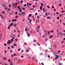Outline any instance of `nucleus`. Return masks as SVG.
I'll return each mask as SVG.
<instances>
[{
  "label": "nucleus",
  "mask_w": 65,
  "mask_h": 65,
  "mask_svg": "<svg viewBox=\"0 0 65 65\" xmlns=\"http://www.w3.org/2000/svg\"><path fill=\"white\" fill-rule=\"evenodd\" d=\"M11 47L12 48H14V47L13 46H12Z\"/></svg>",
  "instance_id": "nucleus-40"
},
{
  "label": "nucleus",
  "mask_w": 65,
  "mask_h": 65,
  "mask_svg": "<svg viewBox=\"0 0 65 65\" xmlns=\"http://www.w3.org/2000/svg\"><path fill=\"white\" fill-rule=\"evenodd\" d=\"M10 47H8V49H10Z\"/></svg>",
  "instance_id": "nucleus-64"
},
{
  "label": "nucleus",
  "mask_w": 65,
  "mask_h": 65,
  "mask_svg": "<svg viewBox=\"0 0 65 65\" xmlns=\"http://www.w3.org/2000/svg\"><path fill=\"white\" fill-rule=\"evenodd\" d=\"M58 34H59V35H60V34H61V35H62V33H58Z\"/></svg>",
  "instance_id": "nucleus-19"
},
{
  "label": "nucleus",
  "mask_w": 65,
  "mask_h": 65,
  "mask_svg": "<svg viewBox=\"0 0 65 65\" xmlns=\"http://www.w3.org/2000/svg\"><path fill=\"white\" fill-rule=\"evenodd\" d=\"M4 45H5V46H6L7 44H4Z\"/></svg>",
  "instance_id": "nucleus-38"
},
{
  "label": "nucleus",
  "mask_w": 65,
  "mask_h": 65,
  "mask_svg": "<svg viewBox=\"0 0 65 65\" xmlns=\"http://www.w3.org/2000/svg\"><path fill=\"white\" fill-rule=\"evenodd\" d=\"M27 30H28V29H25V30L26 32H27Z\"/></svg>",
  "instance_id": "nucleus-13"
},
{
  "label": "nucleus",
  "mask_w": 65,
  "mask_h": 65,
  "mask_svg": "<svg viewBox=\"0 0 65 65\" xmlns=\"http://www.w3.org/2000/svg\"><path fill=\"white\" fill-rule=\"evenodd\" d=\"M1 18L2 19H3V16H2V17H1Z\"/></svg>",
  "instance_id": "nucleus-41"
},
{
  "label": "nucleus",
  "mask_w": 65,
  "mask_h": 65,
  "mask_svg": "<svg viewBox=\"0 0 65 65\" xmlns=\"http://www.w3.org/2000/svg\"><path fill=\"white\" fill-rule=\"evenodd\" d=\"M54 11H56V9H54Z\"/></svg>",
  "instance_id": "nucleus-54"
},
{
  "label": "nucleus",
  "mask_w": 65,
  "mask_h": 65,
  "mask_svg": "<svg viewBox=\"0 0 65 65\" xmlns=\"http://www.w3.org/2000/svg\"><path fill=\"white\" fill-rule=\"evenodd\" d=\"M29 50H26V52H29Z\"/></svg>",
  "instance_id": "nucleus-21"
},
{
  "label": "nucleus",
  "mask_w": 65,
  "mask_h": 65,
  "mask_svg": "<svg viewBox=\"0 0 65 65\" xmlns=\"http://www.w3.org/2000/svg\"><path fill=\"white\" fill-rule=\"evenodd\" d=\"M4 60H6V58H4Z\"/></svg>",
  "instance_id": "nucleus-18"
},
{
  "label": "nucleus",
  "mask_w": 65,
  "mask_h": 65,
  "mask_svg": "<svg viewBox=\"0 0 65 65\" xmlns=\"http://www.w3.org/2000/svg\"><path fill=\"white\" fill-rule=\"evenodd\" d=\"M54 8V6H52V8Z\"/></svg>",
  "instance_id": "nucleus-17"
},
{
  "label": "nucleus",
  "mask_w": 65,
  "mask_h": 65,
  "mask_svg": "<svg viewBox=\"0 0 65 65\" xmlns=\"http://www.w3.org/2000/svg\"><path fill=\"white\" fill-rule=\"evenodd\" d=\"M57 19H58V20H59V17H57Z\"/></svg>",
  "instance_id": "nucleus-39"
},
{
  "label": "nucleus",
  "mask_w": 65,
  "mask_h": 65,
  "mask_svg": "<svg viewBox=\"0 0 65 65\" xmlns=\"http://www.w3.org/2000/svg\"><path fill=\"white\" fill-rule=\"evenodd\" d=\"M58 58L57 57H56L55 58V60H57V59H58Z\"/></svg>",
  "instance_id": "nucleus-34"
},
{
  "label": "nucleus",
  "mask_w": 65,
  "mask_h": 65,
  "mask_svg": "<svg viewBox=\"0 0 65 65\" xmlns=\"http://www.w3.org/2000/svg\"><path fill=\"white\" fill-rule=\"evenodd\" d=\"M56 13L57 14H59V13H58V12H56Z\"/></svg>",
  "instance_id": "nucleus-29"
},
{
  "label": "nucleus",
  "mask_w": 65,
  "mask_h": 65,
  "mask_svg": "<svg viewBox=\"0 0 65 65\" xmlns=\"http://www.w3.org/2000/svg\"><path fill=\"white\" fill-rule=\"evenodd\" d=\"M50 18H51V17H47V18L48 19H50Z\"/></svg>",
  "instance_id": "nucleus-11"
},
{
  "label": "nucleus",
  "mask_w": 65,
  "mask_h": 65,
  "mask_svg": "<svg viewBox=\"0 0 65 65\" xmlns=\"http://www.w3.org/2000/svg\"><path fill=\"white\" fill-rule=\"evenodd\" d=\"M53 37V35L50 36V38H52Z\"/></svg>",
  "instance_id": "nucleus-9"
},
{
  "label": "nucleus",
  "mask_w": 65,
  "mask_h": 65,
  "mask_svg": "<svg viewBox=\"0 0 65 65\" xmlns=\"http://www.w3.org/2000/svg\"><path fill=\"white\" fill-rule=\"evenodd\" d=\"M24 6H26V4H25L24 5Z\"/></svg>",
  "instance_id": "nucleus-63"
},
{
  "label": "nucleus",
  "mask_w": 65,
  "mask_h": 65,
  "mask_svg": "<svg viewBox=\"0 0 65 65\" xmlns=\"http://www.w3.org/2000/svg\"><path fill=\"white\" fill-rule=\"evenodd\" d=\"M47 7L48 8H50V7L49 6H47Z\"/></svg>",
  "instance_id": "nucleus-26"
},
{
  "label": "nucleus",
  "mask_w": 65,
  "mask_h": 65,
  "mask_svg": "<svg viewBox=\"0 0 65 65\" xmlns=\"http://www.w3.org/2000/svg\"><path fill=\"white\" fill-rule=\"evenodd\" d=\"M21 14H25V13L24 12H22L21 13Z\"/></svg>",
  "instance_id": "nucleus-5"
},
{
  "label": "nucleus",
  "mask_w": 65,
  "mask_h": 65,
  "mask_svg": "<svg viewBox=\"0 0 65 65\" xmlns=\"http://www.w3.org/2000/svg\"><path fill=\"white\" fill-rule=\"evenodd\" d=\"M13 56H14L13 55H11L12 57H13Z\"/></svg>",
  "instance_id": "nucleus-59"
},
{
  "label": "nucleus",
  "mask_w": 65,
  "mask_h": 65,
  "mask_svg": "<svg viewBox=\"0 0 65 65\" xmlns=\"http://www.w3.org/2000/svg\"><path fill=\"white\" fill-rule=\"evenodd\" d=\"M15 41H18V39H15Z\"/></svg>",
  "instance_id": "nucleus-45"
},
{
  "label": "nucleus",
  "mask_w": 65,
  "mask_h": 65,
  "mask_svg": "<svg viewBox=\"0 0 65 65\" xmlns=\"http://www.w3.org/2000/svg\"><path fill=\"white\" fill-rule=\"evenodd\" d=\"M37 18H38V19H39V16H38L37 17Z\"/></svg>",
  "instance_id": "nucleus-60"
},
{
  "label": "nucleus",
  "mask_w": 65,
  "mask_h": 65,
  "mask_svg": "<svg viewBox=\"0 0 65 65\" xmlns=\"http://www.w3.org/2000/svg\"><path fill=\"white\" fill-rule=\"evenodd\" d=\"M35 15H38V14L37 13H36L35 14Z\"/></svg>",
  "instance_id": "nucleus-15"
},
{
  "label": "nucleus",
  "mask_w": 65,
  "mask_h": 65,
  "mask_svg": "<svg viewBox=\"0 0 65 65\" xmlns=\"http://www.w3.org/2000/svg\"><path fill=\"white\" fill-rule=\"evenodd\" d=\"M29 5L30 6H31V4H30V3H29Z\"/></svg>",
  "instance_id": "nucleus-22"
},
{
  "label": "nucleus",
  "mask_w": 65,
  "mask_h": 65,
  "mask_svg": "<svg viewBox=\"0 0 65 65\" xmlns=\"http://www.w3.org/2000/svg\"><path fill=\"white\" fill-rule=\"evenodd\" d=\"M32 7H33V8H35V6H34V5Z\"/></svg>",
  "instance_id": "nucleus-52"
},
{
  "label": "nucleus",
  "mask_w": 65,
  "mask_h": 65,
  "mask_svg": "<svg viewBox=\"0 0 65 65\" xmlns=\"http://www.w3.org/2000/svg\"><path fill=\"white\" fill-rule=\"evenodd\" d=\"M13 40H14L12 39H11V41H13Z\"/></svg>",
  "instance_id": "nucleus-47"
},
{
  "label": "nucleus",
  "mask_w": 65,
  "mask_h": 65,
  "mask_svg": "<svg viewBox=\"0 0 65 65\" xmlns=\"http://www.w3.org/2000/svg\"><path fill=\"white\" fill-rule=\"evenodd\" d=\"M18 8L19 9H21V8H20V7L19 6H18Z\"/></svg>",
  "instance_id": "nucleus-7"
},
{
  "label": "nucleus",
  "mask_w": 65,
  "mask_h": 65,
  "mask_svg": "<svg viewBox=\"0 0 65 65\" xmlns=\"http://www.w3.org/2000/svg\"><path fill=\"white\" fill-rule=\"evenodd\" d=\"M59 15L61 17H63V14H60Z\"/></svg>",
  "instance_id": "nucleus-4"
},
{
  "label": "nucleus",
  "mask_w": 65,
  "mask_h": 65,
  "mask_svg": "<svg viewBox=\"0 0 65 65\" xmlns=\"http://www.w3.org/2000/svg\"><path fill=\"white\" fill-rule=\"evenodd\" d=\"M31 16L32 15H31V14H29L28 16L29 17H31Z\"/></svg>",
  "instance_id": "nucleus-10"
},
{
  "label": "nucleus",
  "mask_w": 65,
  "mask_h": 65,
  "mask_svg": "<svg viewBox=\"0 0 65 65\" xmlns=\"http://www.w3.org/2000/svg\"><path fill=\"white\" fill-rule=\"evenodd\" d=\"M61 12H65V11H61Z\"/></svg>",
  "instance_id": "nucleus-20"
},
{
  "label": "nucleus",
  "mask_w": 65,
  "mask_h": 65,
  "mask_svg": "<svg viewBox=\"0 0 65 65\" xmlns=\"http://www.w3.org/2000/svg\"><path fill=\"white\" fill-rule=\"evenodd\" d=\"M56 45H54V47H55V48H56Z\"/></svg>",
  "instance_id": "nucleus-31"
},
{
  "label": "nucleus",
  "mask_w": 65,
  "mask_h": 65,
  "mask_svg": "<svg viewBox=\"0 0 65 65\" xmlns=\"http://www.w3.org/2000/svg\"><path fill=\"white\" fill-rule=\"evenodd\" d=\"M14 56H16V54L15 53L14 54Z\"/></svg>",
  "instance_id": "nucleus-25"
},
{
  "label": "nucleus",
  "mask_w": 65,
  "mask_h": 65,
  "mask_svg": "<svg viewBox=\"0 0 65 65\" xmlns=\"http://www.w3.org/2000/svg\"><path fill=\"white\" fill-rule=\"evenodd\" d=\"M44 10H45V9L44 8L43 9V11H44Z\"/></svg>",
  "instance_id": "nucleus-36"
},
{
  "label": "nucleus",
  "mask_w": 65,
  "mask_h": 65,
  "mask_svg": "<svg viewBox=\"0 0 65 65\" xmlns=\"http://www.w3.org/2000/svg\"><path fill=\"white\" fill-rule=\"evenodd\" d=\"M11 25H12V26H13V24H12V23H11Z\"/></svg>",
  "instance_id": "nucleus-43"
},
{
  "label": "nucleus",
  "mask_w": 65,
  "mask_h": 65,
  "mask_svg": "<svg viewBox=\"0 0 65 65\" xmlns=\"http://www.w3.org/2000/svg\"><path fill=\"white\" fill-rule=\"evenodd\" d=\"M60 6H62V4L61 3H59L58 5V6L59 7H60Z\"/></svg>",
  "instance_id": "nucleus-8"
},
{
  "label": "nucleus",
  "mask_w": 65,
  "mask_h": 65,
  "mask_svg": "<svg viewBox=\"0 0 65 65\" xmlns=\"http://www.w3.org/2000/svg\"><path fill=\"white\" fill-rule=\"evenodd\" d=\"M27 6H28L29 5V4L28 3H27Z\"/></svg>",
  "instance_id": "nucleus-51"
},
{
  "label": "nucleus",
  "mask_w": 65,
  "mask_h": 65,
  "mask_svg": "<svg viewBox=\"0 0 65 65\" xmlns=\"http://www.w3.org/2000/svg\"><path fill=\"white\" fill-rule=\"evenodd\" d=\"M51 32L52 33H53L54 32V31L53 30H52L51 31Z\"/></svg>",
  "instance_id": "nucleus-44"
},
{
  "label": "nucleus",
  "mask_w": 65,
  "mask_h": 65,
  "mask_svg": "<svg viewBox=\"0 0 65 65\" xmlns=\"http://www.w3.org/2000/svg\"><path fill=\"white\" fill-rule=\"evenodd\" d=\"M18 4V3H16L13 4V6H14V7H17V5Z\"/></svg>",
  "instance_id": "nucleus-1"
},
{
  "label": "nucleus",
  "mask_w": 65,
  "mask_h": 65,
  "mask_svg": "<svg viewBox=\"0 0 65 65\" xmlns=\"http://www.w3.org/2000/svg\"><path fill=\"white\" fill-rule=\"evenodd\" d=\"M41 4L42 6H43V4H42V3H41Z\"/></svg>",
  "instance_id": "nucleus-37"
},
{
  "label": "nucleus",
  "mask_w": 65,
  "mask_h": 65,
  "mask_svg": "<svg viewBox=\"0 0 65 65\" xmlns=\"http://www.w3.org/2000/svg\"><path fill=\"white\" fill-rule=\"evenodd\" d=\"M14 27H16V26H17V24H14Z\"/></svg>",
  "instance_id": "nucleus-14"
},
{
  "label": "nucleus",
  "mask_w": 65,
  "mask_h": 65,
  "mask_svg": "<svg viewBox=\"0 0 65 65\" xmlns=\"http://www.w3.org/2000/svg\"><path fill=\"white\" fill-rule=\"evenodd\" d=\"M8 29H10V27L9 26H8Z\"/></svg>",
  "instance_id": "nucleus-28"
},
{
  "label": "nucleus",
  "mask_w": 65,
  "mask_h": 65,
  "mask_svg": "<svg viewBox=\"0 0 65 65\" xmlns=\"http://www.w3.org/2000/svg\"><path fill=\"white\" fill-rule=\"evenodd\" d=\"M3 13H5V12L4 11H3Z\"/></svg>",
  "instance_id": "nucleus-57"
},
{
  "label": "nucleus",
  "mask_w": 65,
  "mask_h": 65,
  "mask_svg": "<svg viewBox=\"0 0 65 65\" xmlns=\"http://www.w3.org/2000/svg\"><path fill=\"white\" fill-rule=\"evenodd\" d=\"M40 10H42V6H40Z\"/></svg>",
  "instance_id": "nucleus-6"
},
{
  "label": "nucleus",
  "mask_w": 65,
  "mask_h": 65,
  "mask_svg": "<svg viewBox=\"0 0 65 65\" xmlns=\"http://www.w3.org/2000/svg\"><path fill=\"white\" fill-rule=\"evenodd\" d=\"M8 10L9 11V10H10V9H8Z\"/></svg>",
  "instance_id": "nucleus-58"
},
{
  "label": "nucleus",
  "mask_w": 65,
  "mask_h": 65,
  "mask_svg": "<svg viewBox=\"0 0 65 65\" xmlns=\"http://www.w3.org/2000/svg\"><path fill=\"white\" fill-rule=\"evenodd\" d=\"M45 15L46 16H47V13H45Z\"/></svg>",
  "instance_id": "nucleus-24"
},
{
  "label": "nucleus",
  "mask_w": 65,
  "mask_h": 65,
  "mask_svg": "<svg viewBox=\"0 0 65 65\" xmlns=\"http://www.w3.org/2000/svg\"><path fill=\"white\" fill-rule=\"evenodd\" d=\"M22 10H25V9L24 8H23L22 9Z\"/></svg>",
  "instance_id": "nucleus-32"
},
{
  "label": "nucleus",
  "mask_w": 65,
  "mask_h": 65,
  "mask_svg": "<svg viewBox=\"0 0 65 65\" xmlns=\"http://www.w3.org/2000/svg\"><path fill=\"white\" fill-rule=\"evenodd\" d=\"M11 43V41L10 40H9L7 42V43L8 44H10Z\"/></svg>",
  "instance_id": "nucleus-2"
},
{
  "label": "nucleus",
  "mask_w": 65,
  "mask_h": 65,
  "mask_svg": "<svg viewBox=\"0 0 65 65\" xmlns=\"http://www.w3.org/2000/svg\"><path fill=\"white\" fill-rule=\"evenodd\" d=\"M8 61H9V62H10L11 61V60H10V59H9L8 60Z\"/></svg>",
  "instance_id": "nucleus-61"
},
{
  "label": "nucleus",
  "mask_w": 65,
  "mask_h": 65,
  "mask_svg": "<svg viewBox=\"0 0 65 65\" xmlns=\"http://www.w3.org/2000/svg\"><path fill=\"white\" fill-rule=\"evenodd\" d=\"M27 36H30V34H27Z\"/></svg>",
  "instance_id": "nucleus-12"
},
{
  "label": "nucleus",
  "mask_w": 65,
  "mask_h": 65,
  "mask_svg": "<svg viewBox=\"0 0 65 65\" xmlns=\"http://www.w3.org/2000/svg\"><path fill=\"white\" fill-rule=\"evenodd\" d=\"M9 7H11V5H9Z\"/></svg>",
  "instance_id": "nucleus-48"
},
{
  "label": "nucleus",
  "mask_w": 65,
  "mask_h": 65,
  "mask_svg": "<svg viewBox=\"0 0 65 65\" xmlns=\"http://www.w3.org/2000/svg\"><path fill=\"white\" fill-rule=\"evenodd\" d=\"M48 58H50V56L49 55H48Z\"/></svg>",
  "instance_id": "nucleus-35"
},
{
  "label": "nucleus",
  "mask_w": 65,
  "mask_h": 65,
  "mask_svg": "<svg viewBox=\"0 0 65 65\" xmlns=\"http://www.w3.org/2000/svg\"><path fill=\"white\" fill-rule=\"evenodd\" d=\"M15 13L16 14H18V12H15Z\"/></svg>",
  "instance_id": "nucleus-33"
},
{
  "label": "nucleus",
  "mask_w": 65,
  "mask_h": 65,
  "mask_svg": "<svg viewBox=\"0 0 65 65\" xmlns=\"http://www.w3.org/2000/svg\"><path fill=\"white\" fill-rule=\"evenodd\" d=\"M23 1H21V3H23Z\"/></svg>",
  "instance_id": "nucleus-30"
},
{
  "label": "nucleus",
  "mask_w": 65,
  "mask_h": 65,
  "mask_svg": "<svg viewBox=\"0 0 65 65\" xmlns=\"http://www.w3.org/2000/svg\"><path fill=\"white\" fill-rule=\"evenodd\" d=\"M15 18H18V16H16L15 17Z\"/></svg>",
  "instance_id": "nucleus-23"
},
{
  "label": "nucleus",
  "mask_w": 65,
  "mask_h": 65,
  "mask_svg": "<svg viewBox=\"0 0 65 65\" xmlns=\"http://www.w3.org/2000/svg\"><path fill=\"white\" fill-rule=\"evenodd\" d=\"M21 50V48L19 49L18 50V51H20V50Z\"/></svg>",
  "instance_id": "nucleus-16"
},
{
  "label": "nucleus",
  "mask_w": 65,
  "mask_h": 65,
  "mask_svg": "<svg viewBox=\"0 0 65 65\" xmlns=\"http://www.w3.org/2000/svg\"><path fill=\"white\" fill-rule=\"evenodd\" d=\"M16 44H13V46H15L16 45Z\"/></svg>",
  "instance_id": "nucleus-56"
},
{
  "label": "nucleus",
  "mask_w": 65,
  "mask_h": 65,
  "mask_svg": "<svg viewBox=\"0 0 65 65\" xmlns=\"http://www.w3.org/2000/svg\"><path fill=\"white\" fill-rule=\"evenodd\" d=\"M47 33H48V34H50V32H49L48 31H47Z\"/></svg>",
  "instance_id": "nucleus-49"
},
{
  "label": "nucleus",
  "mask_w": 65,
  "mask_h": 65,
  "mask_svg": "<svg viewBox=\"0 0 65 65\" xmlns=\"http://www.w3.org/2000/svg\"><path fill=\"white\" fill-rule=\"evenodd\" d=\"M41 64H42V65H44V64L43 63H41Z\"/></svg>",
  "instance_id": "nucleus-53"
},
{
  "label": "nucleus",
  "mask_w": 65,
  "mask_h": 65,
  "mask_svg": "<svg viewBox=\"0 0 65 65\" xmlns=\"http://www.w3.org/2000/svg\"><path fill=\"white\" fill-rule=\"evenodd\" d=\"M61 22H62V20H60L59 21V23H61Z\"/></svg>",
  "instance_id": "nucleus-46"
},
{
  "label": "nucleus",
  "mask_w": 65,
  "mask_h": 65,
  "mask_svg": "<svg viewBox=\"0 0 65 65\" xmlns=\"http://www.w3.org/2000/svg\"><path fill=\"white\" fill-rule=\"evenodd\" d=\"M14 21H15V22H16V21H17V20L14 19Z\"/></svg>",
  "instance_id": "nucleus-55"
},
{
  "label": "nucleus",
  "mask_w": 65,
  "mask_h": 65,
  "mask_svg": "<svg viewBox=\"0 0 65 65\" xmlns=\"http://www.w3.org/2000/svg\"><path fill=\"white\" fill-rule=\"evenodd\" d=\"M45 36H46L47 35H46L45 34H44L43 36V38H45Z\"/></svg>",
  "instance_id": "nucleus-3"
},
{
  "label": "nucleus",
  "mask_w": 65,
  "mask_h": 65,
  "mask_svg": "<svg viewBox=\"0 0 65 65\" xmlns=\"http://www.w3.org/2000/svg\"><path fill=\"white\" fill-rule=\"evenodd\" d=\"M10 52H12V51H11V50H10Z\"/></svg>",
  "instance_id": "nucleus-42"
},
{
  "label": "nucleus",
  "mask_w": 65,
  "mask_h": 65,
  "mask_svg": "<svg viewBox=\"0 0 65 65\" xmlns=\"http://www.w3.org/2000/svg\"><path fill=\"white\" fill-rule=\"evenodd\" d=\"M37 21L38 23H39V20H38Z\"/></svg>",
  "instance_id": "nucleus-50"
},
{
  "label": "nucleus",
  "mask_w": 65,
  "mask_h": 65,
  "mask_svg": "<svg viewBox=\"0 0 65 65\" xmlns=\"http://www.w3.org/2000/svg\"><path fill=\"white\" fill-rule=\"evenodd\" d=\"M21 57L22 58H23L24 57L23 56H22Z\"/></svg>",
  "instance_id": "nucleus-62"
},
{
  "label": "nucleus",
  "mask_w": 65,
  "mask_h": 65,
  "mask_svg": "<svg viewBox=\"0 0 65 65\" xmlns=\"http://www.w3.org/2000/svg\"><path fill=\"white\" fill-rule=\"evenodd\" d=\"M55 56H56V58H58V56H57V55H55Z\"/></svg>",
  "instance_id": "nucleus-27"
}]
</instances>
